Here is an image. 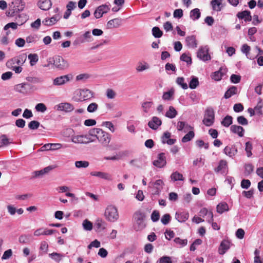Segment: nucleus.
Segmentation results:
<instances>
[{"instance_id":"nucleus-53","label":"nucleus","mask_w":263,"mask_h":263,"mask_svg":"<svg viewBox=\"0 0 263 263\" xmlns=\"http://www.w3.org/2000/svg\"><path fill=\"white\" fill-rule=\"evenodd\" d=\"M37 41V36L35 35H30L26 39L27 43H35Z\"/></svg>"},{"instance_id":"nucleus-49","label":"nucleus","mask_w":263,"mask_h":263,"mask_svg":"<svg viewBox=\"0 0 263 263\" xmlns=\"http://www.w3.org/2000/svg\"><path fill=\"white\" fill-rule=\"evenodd\" d=\"M223 74L221 71V70L215 71L212 76V78L215 81H219L221 79Z\"/></svg>"},{"instance_id":"nucleus-7","label":"nucleus","mask_w":263,"mask_h":263,"mask_svg":"<svg viewBox=\"0 0 263 263\" xmlns=\"http://www.w3.org/2000/svg\"><path fill=\"white\" fill-rule=\"evenodd\" d=\"M71 141L75 143H88L93 142L94 139L90 137V135H78L72 136Z\"/></svg>"},{"instance_id":"nucleus-46","label":"nucleus","mask_w":263,"mask_h":263,"mask_svg":"<svg viewBox=\"0 0 263 263\" xmlns=\"http://www.w3.org/2000/svg\"><path fill=\"white\" fill-rule=\"evenodd\" d=\"M30 236L28 235H22L20 236L18 241L21 243L26 244L29 243L30 241Z\"/></svg>"},{"instance_id":"nucleus-55","label":"nucleus","mask_w":263,"mask_h":263,"mask_svg":"<svg viewBox=\"0 0 263 263\" xmlns=\"http://www.w3.org/2000/svg\"><path fill=\"white\" fill-rule=\"evenodd\" d=\"M186 127L192 128V127L191 126H189L187 124H186L184 122L179 121L177 123V128L178 130H182Z\"/></svg>"},{"instance_id":"nucleus-10","label":"nucleus","mask_w":263,"mask_h":263,"mask_svg":"<svg viewBox=\"0 0 263 263\" xmlns=\"http://www.w3.org/2000/svg\"><path fill=\"white\" fill-rule=\"evenodd\" d=\"M197 57L201 60L206 61L211 59V56L209 53V48L207 46L200 48L198 52Z\"/></svg>"},{"instance_id":"nucleus-6","label":"nucleus","mask_w":263,"mask_h":263,"mask_svg":"<svg viewBox=\"0 0 263 263\" xmlns=\"http://www.w3.org/2000/svg\"><path fill=\"white\" fill-rule=\"evenodd\" d=\"M53 65L59 69H65L68 67V63L59 55H56L53 58Z\"/></svg>"},{"instance_id":"nucleus-3","label":"nucleus","mask_w":263,"mask_h":263,"mask_svg":"<svg viewBox=\"0 0 263 263\" xmlns=\"http://www.w3.org/2000/svg\"><path fill=\"white\" fill-rule=\"evenodd\" d=\"M105 218L109 221L115 222L119 218L118 210L115 206L108 205L104 213Z\"/></svg>"},{"instance_id":"nucleus-21","label":"nucleus","mask_w":263,"mask_h":263,"mask_svg":"<svg viewBox=\"0 0 263 263\" xmlns=\"http://www.w3.org/2000/svg\"><path fill=\"white\" fill-rule=\"evenodd\" d=\"M61 18L59 14L53 15L50 18H45L43 21V24L45 26H52L55 24Z\"/></svg>"},{"instance_id":"nucleus-48","label":"nucleus","mask_w":263,"mask_h":263,"mask_svg":"<svg viewBox=\"0 0 263 263\" xmlns=\"http://www.w3.org/2000/svg\"><path fill=\"white\" fill-rule=\"evenodd\" d=\"M251 48L247 44H243L241 47V51L246 54V55L248 58L251 59V57H250L249 52L250 51Z\"/></svg>"},{"instance_id":"nucleus-11","label":"nucleus","mask_w":263,"mask_h":263,"mask_svg":"<svg viewBox=\"0 0 263 263\" xmlns=\"http://www.w3.org/2000/svg\"><path fill=\"white\" fill-rule=\"evenodd\" d=\"M57 110L59 111H63L66 112H70L74 109V107L72 104L67 103H61L55 106Z\"/></svg>"},{"instance_id":"nucleus-29","label":"nucleus","mask_w":263,"mask_h":263,"mask_svg":"<svg viewBox=\"0 0 263 263\" xmlns=\"http://www.w3.org/2000/svg\"><path fill=\"white\" fill-rule=\"evenodd\" d=\"M185 41L189 47L192 48H196L197 47L196 37L194 35L187 36Z\"/></svg>"},{"instance_id":"nucleus-8","label":"nucleus","mask_w":263,"mask_h":263,"mask_svg":"<svg viewBox=\"0 0 263 263\" xmlns=\"http://www.w3.org/2000/svg\"><path fill=\"white\" fill-rule=\"evenodd\" d=\"M110 10L109 7L106 4H103L98 7L95 10L93 15L96 18H101L104 14L107 13Z\"/></svg>"},{"instance_id":"nucleus-47","label":"nucleus","mask_w":263,"mask_h":263,"mask_svg":"<svg viewBox=\"0 0 263 263\" xmlns=\"http://www.w3.org/2000/svg\"><path fill=\"white\" fill-rule=\"evenodd\" d=\"M89 163L87 161H77L75 162V165L78 168H86L89 166Z\"/></svg>"},{"instance_id":"nucleus-61","label":"nucleus","mask_w":263,"mask_h":263,"mask_svg":"<svg viewBox=\"0 0 263 263\" xmlns=\"http://www.w3.org/2000/svg\"><path fill=\"white\" fill-rule=\"evenodd\" d=\"M174 95V91L171 90L165 92L162 96V98L164 100H170Z\"/></svg>"},{"instance_id":"nucleus-33","label":"nucleus","mask_w":263,"mask_h":263,"mask_svg":"<svg viewBox=\"0 0 263 263\" xmlns=\"http://www.w3.org/2000/svg\"><path fill=\"white\" fill-rule=\"evenodd\" d=\"M95 227L98 232H101L105 228V223L102 219H98L95 223Z\"/></svg>"},{"instance_id":"nucleus-43","label":"nucleus","mask_w":263,"mask_h":263,"mask_svg":"<svg viewBox=\"0 0 263 263\" xmlns=\"http://www.w3.org/2000/svg\"><path fill=\"white\" fill-rule=\"evenodd\" d=\"M199 85V81L197 78L193 76L189 82V87L191 89H195Z\"/></svg>"},{"instance_id":"nucleus-18","label":"nucleus","mask_w":263,"mask_h":263,"mask_svg":"<svg viewBox=\"0 0 263 263\" xmlns=\"http://www.w3.org/2000/svg\"><path fill=\"white\" fill-rule=\"evenodd\" d=\"M90 175L92 176H96L106 180H112V176L110 174L102 172H91Z\"/></svg>"},{"instance_id":"nucleus-63","label":"nucleus","mask_w":263,"mask_h":263,"mask_svg":"<svg viewBox=\"0 0 263 263\" xmlns=\"http://www.w3.org/2000/svg\"><path fill=\"white\" fill-rule=\"evenodd\" d=\"M237 121L239 124L247 125L248 124L247 119L243 116H240L237 117Z\"/></svg>"},{"instance_id":"nucleus-20","label":"nucleus","mask_w":263,"mask_h":263,"mask_svg":"<svg viewBox=\"0 0 263 263\" xmlns=\"http://www.w3.org/2000/svg\"><path fill=\"white\" fill-rule=\"evenodd\" d=\"M37 6L41 9L47 11L51 7L52 3L50 0H39Z\"/></svg>"},{"instance_id":"nucleus-50","label":"nucleus","mask_w":263,"mask_h":263,"mask_svg":"<svg viewBox=\"0 0 263 263\" xmlns=\"http://www.w3.org/2000/svg\"><path fill=\"white\" fill-rule=\"evenodd\" d=\"M252 149V143L248 141L246 143V147H245V151H246L247 156L248 157H250L252 155L251 151Z\"/></svg>"},{"instance_id":"nucleus-56","label":"nucleus","mask_w":263,"mask_h":263,"mask_svg":"<svg viewBox=\"0 0 263 263\" xmlns=\"http://www.w3.org/2000/svg\"><path fill=\"white\" fill-rule=\"evenodd\" d=\"M171 220V216L169 214H165L162 217L161 219V222L164 224H167Z\"/></svg>"},{"instance_id":"nucleus-34","label":"nucleus","mask_w":263,"mask_h":263,"mask_svg":"<svg viewBox=\"0 0 263 263\" xmlns=\"http://www.w3.org/2000/svg\"><path fill=\"white\" fill-rule=\"evenodd\" d=\"M171 178L174 181H183L184 179L182 174L177 171L173 172L171 174Z\"/></svg>"},{"instance_id":"nucleus-19","label":"nucleus","mask_w":263,"mask_h":263,"mask_svg":"<svg viewBox=\"0 0 263 263\" xmlns=\"http://www.w3.org/2000/svg\"><path fill=\"white\" fill-rule=\"evenodd\" d=\"M224 154L230 157H233L237 153V149L234 145L227 146L223 149Z\"/></svg>"},{"instance_id":"nucleus-13","label":"nucleus","mask_w":263,"mask_h":263,"mask_svg":"<svg viewBox=\"0 0 263 263\" xmlns=\"http://www.w3.org/2000/svg\"><path fill=\"white\" fill-rule=\"evenodd\" d=\"M56 230H50L47 228H39L36 230L33 233L35 236H40L41 235H51L53 234Z\"/></svg>"},{"instance_id":"nucleus-54","label":"nucleus","mask_w":263,"mask_h":263,"mask_svg":"<svg viewBox=\"0 0 263 263\" xmlns=\"http://www.w3.org/2000/svg\"><path fill=\"white\" fill-rule=\"evenodd\" d=\"M16 20L18 25H21L26 22L27 17L24 14L18 15V16L16 17Z\"/></svg>"},{"instance_id":"nucleus-9","label":"nucleus","mask_w":263,"mask_h":263,"mask_svg":"<svg viewBox=\"0 0 263 263\" xmlns=\"http://www.w3.org/2000/svg\"><path fill=\"white\" fill-rule=\"evenodd\" d=\"M153 164L154 166L162 168L166 164V160L165 155L163 153L158 154L157 160L153 161Z\"/></svg>"},{"instance_id":"nucleus-27","label":"nucleus","mask_w":263,"mask_h":263,"mask_svg":"<svg viewBox=\"0 0 263 263\" xmlns=\"http://www.w3.org/2000/svg\"><path fill=\"white\" fill-rule=\"evenodd\" d=\"M26 60V55L25 54H21L15 57L11 60L13 64H16L18 65H23Z\"/></svg>"},{"instance_id":"nucleus-1","label":"nucleus","mask_w":263,"mask_h":263,"mask_svg":"<svg viewBox=\"0 0 263 263\" xmlns=\"http://www.w3.org/2000/svg\"><path fill=\"white\" fill-rule=\"evenodd\" d=\"M90 136L97 138L99 142L104 146H107L110 141V137L108 133L103 130L102 129L95 128L89 131Z\"/></svg>"},{"instance_id":"nucleus-28","label":"nucleus","mask_w":263,"mask_h":263,"mask_svg":"<svg viewBox=\"0 0 263 263\" xmlns=\"http://www.w3.org/2000/svg\"><path fill=\"white\" fill-rule=\"evenodd\" d=\"M238 89L237 87L232 86L230 87L225 92L224 97L226 99L230 98L231 96L237 93Z\"/></svg>"},{"instance_id":"nucleus-60","label":"nucleus","mask_w":263,"mask_h":263,"mask_svg":"<svg viewBox=\"0 0 263 263\" xmlns=\"http://www.w3.org/2000/svg\"><path fill=\"white\" fill-rule=\"evenodd\" d=\"M98 107V105L96 103H91L87 107V111L89 112H93L95 111Z\"/></svg>"},{"instance_id":"nucleus-32","label":"nucleus","mask_w":263,"mask_h":263,"mask_svg":"<svg viewBox=\"0 0 263 263\" xmlns=\"http://www.w3.org/2000/svg\"><path fill=\"white\" fill-rule=\"evenodd\" d=\"M263 107V100H262L260 98H258V102L256 106L254 108L256 114L258 115H262V108Z\"/></svg>"},{"instance_id":"nucleus-2","label":"nucleus","mask_w":263,"mask_h":263,"mask_svg":"<svg viewBox=\"0 0 263 263\" xmlns=\"http://www.w3.org/2000/svg\"><path fill=\"white\" fill-rule=\"evenodd\" d=\"M92 97L91 92L88 89H77L74 92L73 100L76 102L87 100Z\"/></svg>"},{"instance_id":"nucleus-25","label":"nucleus","mask_w":263,"mask_h":263,"mask_svg":"<svg viewBox=\"0 0 263 263\" xmlns=\"http://www.w3.org/2000/svg\"><path fill=\"white\" fill-rule=\"evenodd\" d=\"M200 216L204 217L205 216H208V219H207V221L209 223H211L213 221V214L212 211H208L207 209L202 208L200 211Z\"/></svg>"},{"instance_id":"nucleus-30","label":"nucleus","mask_w":263,"mask_h":263,"mask_svg":"<svg viewBox=\"0 0 263 263\" xmlns=\"http://www.w3.org/2000/svg\"><path fill=\"white\" fill-rule=\"evenodd\" d=\"M217 212L218 213L222 214L225 211L229 210L228 204L225 202H222L217 205Z\"/></svg>"},{"instance_id":"nucleus-40","label":"nucleus","mask_w":263,"mask_h":263,"mask_svg":"<svg viewBox=\"0 0 263 263\" xmlns=\"http://www.w3.org/2000/svg\"><path fill=\"white\" fill-rule=\"evenodd\" d=\"M195 136V133L193 130L190 131L182 138V142L186 143L191 141Z\"/></svg>"},{"instance_id":"nucleus-14","label":"nucleus","mask_w":263,"mask_h":263,"mask_svg":"<svg viewBox=\"0 0 263 263\" xmlns=\"http://www.w3.org/2000/svg\"><path fill=\"white\" fill-rule=\"evenodd\" d=\"M13 12L12 13L23 11L25 8V3L22 0H15L12 2Z\"/></svg>"},{"instance_id":"nucleus-15","label":"nucleus","mask_w":263,"mask_h":263,"mask_svg":"<svg viewBox=\"0 0 263 263\" xmlns=\"http://www.w3.org/2000/svg\"><path fill=\"white\" fill-rule=\"evenodd\" d=\"M164 183L162 180H156L153 184L152 194L153 195H159L160 192L163 188Z\"/></svg>"},{"instance_id":"nucleus-59","label":"nucleus","mask_w":263,"mask_h":263,"mask_svg":"<svg viewBox=\"0 0 263 263\" xmlns=\"http://www.w3.org/2000/svg\"><path fill=\"white\" fill-rule=\"evenodd\" d=\"M160 218L159 212L157 210H154L151 215V219L153 222L158 221Z\"/></svg>"},{"instance_id":"nucleus-39","label":"nucleus","mask_w":263,"mask_h":263,"mask_svg":"<svg viewBox=\"0 0 263 263\" xmlns=\"http://www.w3.org/2000/svg\"><path fill=\"white\" fill-rule=\"evenodd\" d=\"M227 167V162L225 160H221L218 166L215 168V171L217 173L221 171L222 170Z\"/></svg>"},{"instance_id":"nucleus-62","label":"nucleus","mask_w":263,"mask_h":263,"mask_svg":"<svg viewBox=\"0 0 263 263\" xmlns=\"http://www.w3.org/2000/svg\"><path fill=\"white\" fill-rule=\"evenodd\" d=\"M245 174L247 175H250L253 171V170H254V166L252 164H246L245 165Z\"/></svg>"},{"instance_id":"nucleus-26","label":"nucleus","mask_w":263,"mask_h":263,"mask_svg":"<svg viewBox=\"0 0 263 263\" xmlns=\"http://www.w3.org/2000/svg\"><path fill=\"white\" fill-rule=\"evenodd\" d=\"M189 214L187 212H176L175 215L176 219L180 222H185L188 219Z\"/></svg>"},{"instance_id":"nucleus-51","label":"nucleus","mask_w":263,"mask_h":263,"mask_svg":"<svg viewBox=\"0 0 263 263\" xmlns=\"http://www.w3.org/2000/svg\"><path fill=\"white\" fill-rule=\"evenodd\" d=\"M83 226L84 229L87 231H90L92 229V223L87 219L83 221Z\"/></svg>"},{"instance_id":"nucleus-45","label":"nucleus","mask_w":263,"mask_h":263,"mask_svg":"<svg viewBox=\"0 0 263 263\" xmlns=\"http://www.w3.org/2000/svg\"><path fill=\"white\" fill-rule=\"evenodd\" d=\"M153 35L156 38H159L163 34L162 31L158 27H154L152 29Z\"/></svg>"},{"instance_id":"nucleus-52","label":"nucleus","mask_w":263,"mask_h":263,"mask_svg":"<svg viewBox=\"0 0 263 263\" xmlns=\"http://www.w3.org/2000/svg\"><path fill=\"white\" fill-rule=\"evenodd\" d=\"M40 122L37 121H31L28 124V127L30 129H36L40 126Z\"/></svg>"},{"instance_id":"nucleus-35","label":"nucleus","mask_w":263,"mask_h":263,"mask_svg":"<svg viewBox=\"0 0 263 263\" xmlns=\"http://www.w3.org/2000/svg\"><path fill=\"white\" fill-rule=\"evenodd\" d=\"M233 123V118L232 116L227 115L226 116L222 121L221 122V124L226 127H228Z\"/></svg>"},{"instance_id":"nucleus-12","label":"nucleus","mask_w":263,"mask_h":263,"mask_svg":"<svg viewBox=\"0 0 263 263\" xmlns=\"http://www.w3.org/2000/svg\"><path fill=\"white\" fill-rule=\"evenodd\" d=\"M122 22V20L119 17L110 20L107 23L106 27L109 29L119 28L121 26Z\"/></svg>"},{"instance_id":"nucleus-57","label":"nucleus","mask_w":263,"mask_h":263,"mask_svg":"<svg viewBox=\"0 0 263 263\" xmlns=\"http://www.w3.org/2000/svg\"><path fill=\"white\" fill-rule=\"evenodd\" d=\"M180 60L182 61L185 62L188 64L192 63L191 57L189 56L186 53H183L180 57Z\"/></svg>"},{"instance_id":"nucleus-5","label":"nucleus","mask_w":263,"mask_h":263,"mask_svg":"<svg viewBox=\"0 0 263 263\" xmlns=\"http://www.w3.org/2000/svg\"><path fill=\"white\" fill-rule=\"evenodd\" d=\"M215 120V114L214 110L212 108H208L204 116L202 121L203 124L206 126H210L213 125Z\"/></svg>"},{"instance_id":"nucleus-36","label":"nucleus","mask_w":263,"mask_h":263,"mask_svg":"<svg viewBox=\"0 0 263 263\" xmlns=\"http://www.w3.org/2000/svg\"><path fill=\"white\" fill-rule=\"evenodd\" d=\"M28 85L27 84L25 83H22L19 84L17 85H16L14 87V89L15 91L25 93L27 92V88L26 86Z\"/></svg>"},{"instance_id":"nucleus-4","label":"nucleus","mask_w":263,"mask_h":263,"mask_svg":"<svg viewBox=\"0 0 263 263\" xmlns=\"http://www.w3.org/2000/svg\"><path fill=\"white\" fill-rule=\"evenodd\" d=\"M144 217V214L140 212H137L134 214V219L135 224L134 227L136 231L141 230L145 227V224L143 222Z\"/></svg>"},{"instance_id":"nucleus-58","label":"nucleus","mask_w":263,"mask_h":263,"mask_svg":"<svg viewBox=\"0 0 263 263\" xmlns=\"http://www.w3.org/2000/svg\"><path fill=\"white\" fill-rule=\"evenodd\" d=\"M35 109L37 111L44 112L47 110V107L44 103H40L36 104L35 106Z\"/></svg>"},{"instance_id":"nucleus-37","label":"nucleus","mask_w":263,"mask_h":263,"mask_svg":"<svg viewBox=\"0 0 263 263\" xmlns=\"http://www.w3.org/2000/svg\"><path fill=\"white\" fill-rule=\"evenodd\" d=\"M222 0H212L211 2L214 10L219 11L221 10L220 5H221Z\"/></svg>"},{"instance_id":"nucleus-41","label":"nucleus","mask_w":263,"mask_h":263,"mask_svg":"<svg viewBox=\"0 0 263 263\" xmlns=\"http://www.w3.org/2000/svg\"><path fill=\"white\" fill-rule=\"evenodd\" d=\"M28 59L31 66L34 65L39 60V57L36 53H30L28 55Z\"/></svg>"},{"instance_id":"nucleus-24","label":"nucleus","mask_w":263,"mask_h":263,"mask_svg":"<svg viewBox=\"0 0 263 263\" xmlns=\"http://www.w3.org/2000/svg\"><path fill=\"white\" fill-rule=\"evenodd\" d=\"M70 80L69 77L68 75L62 76L56 78L53 80V84L54 85H61L64 84Z\"/></svg>"},{"instance_id":"nucleus-64","label":"nucleus","mask_w":263,"mask_h":263,"mask_svg":"<svg viewBox=\"0 0 263 263\" xmlns=\"http://www.w3.org/2000/svg\"><path fill=\"white\" fill-rule=\"evenodd\" d=\"M158 263H173L170 257L168 256H163L161 257Z\"/></svg>"},{"instance_id":"nucleus-23","label":"nucleus","mask_w":263,"mask_h":263,"mask_svg":"<svg viewBox=\"0 0 263 263\" xmlns=\"http://www.w3.org/2000/svg\"><path fill=\"white\" fill-rule=\"evenodd\" d=\"M230 130L233 133L237 134L240 137L244 135L245 129L241 126L233 125L230 127Z\"/></svg>"},{"instance_id":"nucleus-22","label":"nucleus","mask_w":263,"mask_h":263,"mask_svg":"<svg viewBox=\"0 0 263 263\" xmlns=\"http://www.w3.org/2000/svg\"><path fill=\"white\" fill-rule=\"evenodd\" d=\"M230 248V242L227 240H222L218 249L219 253L221 255L224 254Z\"/></svg>"},{"instance_id":"nucleus-17","label":"nucleus","mask_w":263,"mask_h":263,"mask_svg":"<svg viewBox=\"0 0 263 263\" xmlns=\"http://www.w3.org/2000/svg\"><path fill=\"white\" fill-rule=\"evenodd\" d=\"M161 124L162 121L159 118L157 117H153L152 120L148 122V125L151 128L154 130H156L161 125Z\"/></svg>"},{"instance_id":"nucleus-42","label":"nucleus","mask_w":263,"mask_h":263,"mask_svg":"<svg viewBox=\"0 0 263 263\" xmlns=\"http://www.w3.org/2000/svg\"><path fill=\"white\" fill-rule=\"evenodd\" d=\"M10 143H11V142H9V139L6 135H2L0 137V147L8 145Z\"/></svg>"},{"instance_id":"nucleus-16","label":"nucleus","mask_w":263,"mask_h":263,"mask_svg":"<svg viewBox=\"0 0 263 263\" xmlns=\"http://www.w3.org/2000/svg\"><path fill=\"white\" fill-rule=\"evenodd\" d=\"M237 17L241 20H244L245 22H250L252 19L251 12L248 10H244L239 12L237 15Z\"/></svg>"},{"instance_id":"nucleus-44","label":"nucleus","mask_w":263,"mask_h":263,"mask_svg":"<svg viewBox=\"0 0 263 263\" xmlns=\"http://www.w3.org/2000/svg\"><path fill=\"white\" fill-rule=\"evenodd\" d=\"M176 83L184 89H186L188 88L187 84L184 82V79L183 77H178L176 79Z\"/></svg>"},{"instance_id":"nucleus-38","label":"nucleus","mask_w":263,"mask_h":263,"mask_svg":"<svg viewBox=\"0 0 263 263\" xmlns=\"http://www.w3.org/2000/svg\"><path fill=\"white\" fill-rule=\"evenodd\" d=\"M177 114V112L173 106H170L169 109L166 111L165 116L171 119L174 118Z\"/></svg>"},{"instance_id":"nucleus-31","label":"nucleus","mask_w":263,"mask_h":263,"mask_svg":"<svg viewBox=\"0 0 263 263\" xmlns=\"http://www.w3.org/2000/svg\"><path fill=\"white\" fill-rule=\"evenodd\" d=\"M201 16L200 10L198 8H195L190 12V16L193 21L198 20Z\"/></svg>"}]
</instances>
